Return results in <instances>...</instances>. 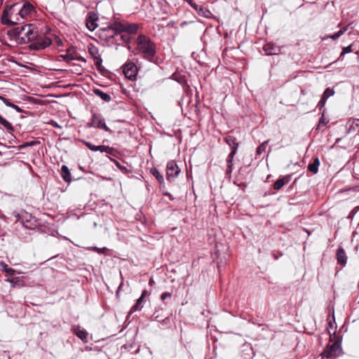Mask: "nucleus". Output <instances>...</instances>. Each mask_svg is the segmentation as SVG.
<instances>
[{"label":"nucleus","instance_id":"nucleus-1","mask_svg":"<svg viewBox=\"0 0 359 359\" xmlns=\"http://www.w3.org/2000/svg\"><path fill=\"white\" fill-rule=\"evenodd\" d=\"M39 29L33 24H26L8 32V35L15 37L19 44L34 41L38 37Z\"/></svg>","mask_w":359,"mask_h":359},{"label":"nucleus","instance_id":"nucleus-2","mask_svg":"<svg viewBox=\"0 0 359 359\" xmlns=\"http://www.w3.org/2000/svg\"><path fill=\"white\" fill-rule=\"evenodd\" d=\"M139 28L140 26L137 23H130L121 18H114L109 22L105 30L112 32V34L109 35L110 38L118 41L116 36L119 34L122 33L135 34L137 33Z\"/></svg>","mask_w":359,"mask_h":359},{"label":"nucleus","instance_id":"nucleus-3","mask_svg":"<svg viewBox=\"0 0 359 359\" xmlns=\"http://www.w3.org/2000/svg\"><path fill=\"white\" fill-rule=\"evenodd\" d=\"M137 50L142 57L153 62L156 55V44L147 35L140 34L136 39Z\"/></svg>","mask_w":359,"mask_h":359},{"label":"nucleus","instance_id":"nucleus-4","mask_svg":"<svg viewBox=\"0 0 359 359\" xmlns=\"http://www.w3.org/2000/svg\"><path fill=\"white\" fill-rule=\"evenodd\" d=\"M224 141L231 148V152L228 155L226 158V177L230 179L231 177L230 175L231 171H232V165H233V161L234 158V156L237 152L239 144L237 142V139L231 135H228L224 138Z\"/></svg>","mask_w":359,"mask_h":359},{"label":"nucleus","instance_id":"nucleus-5","mask_svg":"<svg viewBox=\"0 0 359 359\" xmlns=\"http://www.w3.org/2000/svg\"><path fill=\"white\" fill-rule=\"evenodd\" d=\"M19 6L20 3H15L4 7L1 18V22L3 25L11 26L15 24L11 18H13L14 15H18V7H19Z\"/></svg>","mask_w":359,"mask_h":359},{"label":"nucleus","instance_id":"nucleus-6","mask_svg":"<svg viewBox=\"0 0 359 359\" xmlns=\"http://www.w3.org/2000/svg\"><path fill=\"white\" fill-rule=\"evenodd\" d=\"M16 217L17 220L20 222L26 229H36L39 226L38 219L27 212L18 214Z\"/></svg>","mask_w":359,"mask_h":359},{"label":"nucleus","instance_id":"nucleus-7","mask_svg":"<svg viewBox=\"0 0 359 359\" xmlns=\"http://www.w3.org/2000/svg\"><path fill=\"white\" fill-rule=\"evenodd\" d=\"M341 352V340L337 337V340L332 344H328L325 350L323 352L322 355L323 358H332L336 357Z\"/></svg>","mask_w":359,"mask_h":359},{"label":"nucleus","instance_id":"nucleus-8","mask_svg":"<svg viewBox=\"0 0 359 359\" xmlns=\"http://www.w3.org/2000/svg\"><path fill=\"white\" fill-rule=\"evenodd\" d=\"M53 43V39L48 36H39L29 46V50H41L50 46Z\"/></svg>","mask_w":359,"mask_h":359},{"label":"nucleus","instance_id":"nucleus-9","mask_svg":"<svg viewBox=\"0 0 359 359\" xmlns=\"http://www.w3.org/2000/svg\"><path fill=\"white\" fill-rule=\"evenodd\" d=\"M123 72L127 79L135 81L137 78L138 69L134 62H130L123 66Z\"/></svg>","mask_w":359,"mask_h":359},{"label":"nucleus","instance_id":"nucleus-10","mask_svg":"<svg viewBox=\"0 0 359 359\" xmlns=\"http://www.w3.org/2000/svg\"><path fill=\"white\" fill-rule=\"evenodd\" d=\"M98 51L96 47L91 46V59L93 60L94 64L99 71V72L104 75L107 72V69L102 66V60L100 57V55H97Z\"/></svg>","mask_w":359,"mask_h":359},{"label":"nucleus","instance_id":"nucleus-11","mask_svg":"<svg viewBox=\"0 0 359 359\" xmlns=\"http://www.w3.org/2000/svg\"><path fill=\"white\" fill-rule=\"evenodd\" d=\"M34 12L35 8L34 6L29 1H25L22 6L20 4L19 7H18V15L22 18H25L28 15H31Z\"/></svg>","mask_w":359,"mask_h":359},{"label":"nucleus","instance_id":"nucleus-12","mask_svg":"<svg viewBox=\"0 0 359 359\" xmlns=\"http://www.w3.org/2000/svg\"><path fill=\"white\" fill-rule=\"evenodd\" d=\"M180 169L175 161H170L166 165V177L168 180L177 177L180 173Z\"/></svg>","mask_w":359,"mask_h":359},{"label":"nucleus","instance_id":"nucleus-13","mask_svg":"<svg viewBox=\"0 0 359 359\" xmlns=\"http://www.w3.org/2000/svg\"><path fill=\"white\" fill-rule=\"evenodd\" d=\"M190 6H191L197 13L205 18H211L213 15L212 13L205 7L199 6L193 0H186Z\"/></svg>","mask_w":359,"mask_h":359},{"label":"nucleus","instance_id":"nucleus-14","mask_svg":"<svg viewBox=\"0 0 359 359\" xmlns=\"http://www.w3.org/2000/svg\"><path fill=\"white\" fill-rule=\"evenodd\" d=\"M91 127L102 129L107 132L109 131V128L107 126L104 119L97 114H94L91 118Z\"/></svg>","mask_w":359,"mask_h":359},{"label":"nucleus","instance_id":"nucleus-15","mask_svg":"<svg viewBox=\"0 0 359 359\" xmlns=\"http://www.w3.org/2000/svg\"><path fill=\"white\" fill-rule=\"evenodd\" d=\"M263 50L268 55H276L280 53L281 48L273 43L269 42L263 46Z\"/></svg>","mask_w":359,"mask_h":359},{"label":"nucleus","instance_id":"nucleus-16","mask_svg":"<svg viewBox=\"0 0 359 359\" xmlns=\"http://www.w3.org/2000/svg\"><path fill=\"white\" fill-rule=\"evenodd\" d=\"M149 294L146 290H143L141 296L137 299L136 303L132 306L130 309V312L133 313L137 311H140L143 308L144 301L146 297H147Z\"/></svg>","mask_w":359,"mask_h":359},{"label":"nucleus","instance_id":"nucleus-17","mask_svg":"<svg viewBox=\"0 0 359 359\" xmlns=\"http://www.w3.org/2000/svg\"><path fill=\"white\" fill-rule=\"evenodd\" d=\"M60 57L66 62L79 60L81 59L79 57L76 56L74 51L70 48L67 49L64 54H61Z\"/></svg>","mask_w":359,"mask_h":359},{"label":"nucleus","instance_id":"nucleus-18","mask_svg":"<svg viewBox=\"0 0 359 359\" xmlns=\"http://www.w3.org/2000/svg\"><path fill=\"white\" fill-rule=\"evenodd\" d=\"M337 263L344 266L346 264L347 257L342 247H339L337 251Z\"/></svg>","mask_w":359,"mask_h":359},{"label":"nucleus","instance_id":"nucleus-19","mask_svg":"<svg viewBox=\"0 0 359 359\" xmlns=\"http://www.w3.org/2000/svg\"><path fill=\"white\" fill-rule=\"evenodd\" d=\"M93 92L94 93L95 95L100 97L104 102H109L111 99V96L109 94L104 93L103 91L98 88H94L93 89Z\"/></svg>","mask_w":359,"mask_h":359},{"label":"nucleus","instance_id":"nucleus-20","mask_svg":"<svg viewBox=\"0 0 359 359\" xmlns=\"http://www.w3.org/2000/svg\"><path fill=\"white\" fill-rule=\"evenodd\" d=\"M0 100H1L6 106L14 109L18 112L20 113V112L23 111V110L20 107H19L18 105L13 104L8 98H6L2 95H0Z\"/></svg>","mask_w":359,"mask_h":359},{"label":"nucleus","instance_id":"nucleus-21","mask_svg":"<svg viewBox=\"0 0 359 359\" xmlns=\"http://www.w3.org/2000/svg\"><path fill=\"white\" fill-rule=\"evenodd\" d=\"M320 165V161H319V159L318 158H315L314 160H313V162L309 164L308 165V170L316 174L317 173L318 170V166Z\"/></svg>","mask_w":359,"mask_h":359},{"label":"nucleus","instance_id":"nucleus-22","mask_svg":"<svg viewBox=\"0 0 359 359\" xmlns=\"http://www.w3.org/2000/svg\"><path fill=\"white\" fill-rule=\"evenodd\" d=\"M60 172L63 180H72L70 171L67 165H62Z\"/></svg>","mask_w":359,"mask_h":359},{"label":"nucleus","instance_id":"nucleus-23","mask_svg":"<svg viewBox=\"0 0 359 359\" xmlns=\"http://www.w3.org/2000/svg\"><path fill=\"white\" fill-rule=\"evenodd\" d=\"M0 124L2 125L8 132L14 131L12 124L0 115Z\"/></svg>","mask_w":359,"mask_h":359},{"label":"nucleus","instance_id":"nucleus-24","mask_svg":"<svg viewBox=\"0 0 359 359\" xmlns=\"http://www.w3.org/2000/svg\"><path fill=\"white\" fill-rule=\"evenodd\" d=\"M111 149L106 146H93L91 144V151H100L101 152H106L110 154Z\"/></svg>","mask_w":359,"mask_h":359},{"label":"nucleus","instance_id":"nucleus-25","mask_svg":"<svg viewBox=\"0 0 359 359\" xmlns=\"http://www.w3.org/2000/svg\"><path fill=\"white\" fill-rule=\"evenodd\" d=\"M348 29V26L344 27L341 28L339 31H338L337 33H334L332 35H330L329 37L332 39V40H337L339 39L342 34H344L346 30Z\"/></svg>","mask_w":359,"mask_h":359},{"label":"nucleus","instance_id":"nucleus-26","mask_svg":"<svg viewBox=\"0 0 359 359\" xmlns=\"http://www.w3.org/2000/svg\"><path fill=\"white\" fill-rule=\"evenodd\" d=\"M129 35H130L129 34L122 33V34H119L117 37H119V40L123 41V43L129 44L131 43V41H132V38Z\"/></svg>","mask_w":359,"mask_h":359},{"label":"nucleus","instance_id":"nucleus-27","mask_svg":"<svg viewBox=\"0 0 359 359\" xmlns=\"http://www.w3.org/2000/svg\"><path fill=\"white\" fill-rule=\"evenodd\" d=\"M98 20V16L97 13L94 12H91V32H93L95 28L97 27V24L96 21Z\"/></svg>","mask_w":359,"mask_h":359},{"label":"nucleus","instance_id":"nucleus-28","mask_svg":"<svg viewBox=\"0 0 359 359\" xmlns=\"http://www.w3.org/2000/svg\"><path fill=\"white\" fill-rule=\"evenodd\" d=\"M267 144H268V141L264 142L262 144H260L257 147V155H260V154H263L264 152H265Z\"/></svg>","mask_w":359,"mask_h":359},{"label":"nucleus","instance_id":"nucleus-29","mask_svg":"<svg viewBox=\"0 0 359 359\" xmlns=\"http://www.w3.org/2000/svg\"><path fill=\"white\" fill-rule=\"evenodd\" d=\"M334 90L330 88H327L324 91L322 97H325V99L327 100L330 97L334 95Z\"/></svg>","mask_w":359,"mask_h":359},{"label":"nucleus","instance_id":"nucleus-30","mask_svg":"<svg viewBox=\"0 0 359 359\" xmlns=\"http://www.w3.org/2000/svg\"><path fill=\"white\" fill-rule=\"evenodd\" d=\"M76 334L83 341H86L88 333L85 331L78 330Z\"/></svg>","mask_w":359,"mask_h":359},{"label":"nucleus","instance_id":"nucleus-31","mask_svg":"<svg viewBox=\"0 0 359 359\" xmlns=\"http://www.w3.org/2000/svg\"><path fill=\"white\" fill-rule=\"evenodd\" d=\"M353 51V49H352V45H349L346 47H344L342 48V51L340 54V57L339 58L342 57L344 55L347 54V53H351Z\"/></svg>","mask_w":359,"mask_h":359},{"label":"nucleus","instance_id":"nucleus-32","mask_svg":"<svg viewBox=\"0 0 359 359\" xmlns=\"http://www.w3.org/2000/svg\"><path fill=\"white\" fill-rule=\"evenodd\" d=\"M151 172L156 177V180H163V176L161 175V173L156 168H152L151 170Z\"/></svg>","mask_w":359,"mask_h":359},{"label":"nucleus","instance_id":"nucleus-33","mask_svg":"<svg viewBox=\"0 0 359 359\" xmlns=\"http://www.w3.org/2000/svg\"><path fill=\"white\" fill-rule=\"evenodd\" d=\"M91 250L95 251V252H97L98 254H104L107 250V248L105 247L101 248H97V247H91Z\"/></svg>","mask_w":359,"mask_h":359},{"label":"nucleus","instance_id":"nucleus-34","mask_svg":"<svg viewBox=\"0 0 359 359\" xmlns=\"http://www.w3.org/2000/svg\"><path fill=\"white\" fill-rule=\"evenodd\" d=\"M285 185V181H276L273 184L274 189L279 190Z\"/></svg>","mask_w":359,"mask_h":359},{"label":"nucleus","instance_id":"nucleus-35","mask_svg":"<svg viewBox=\"0 0 359 359\" xmlns=\"http://www.w3.org/2000/svg\"><path fill=\"white\" fill-rule=\"evenodd\" d=\"M326 101H327V99H325V97H321V99H320V100L319 101V102L318 103V105H317V107L319 108V109H321L322 108L324 107V106L325 105Z\"/></svg>","mask_w":359,"mask_h":359},{"label":"nucleus","instance_id":"nucleus-36","mask_svg":"<svg viewBox=\"0 0 359 359\" xmlns=\"http://www.w3.org/2000/svg\"><path fill=\"white\" fill-rule=\"evenodd\" d=\"M86 27L90 30V12H88L86 16Z\"/></svg>","mask_w":359,"mask_h":359},{"label":"nucleus","instance_id":"nucleus-37","mask_svg":"<svg viewBox=\"0 0 359 359\" xmlns=\"http://www.w3.org/2000/svg\"><path fill=\"white\" fill-rule=\"evenodd\" d=\"M5 273L10 276H13L14 274H15L16 271L12 268L8 267L6 270H5Z\"/></svg>","mask_w":359,"mask_h":359},{"label":"nucleus","instance_id":"nucleus-38","mask_svg":"<svg viewBox=\"0 0 359 359\" xmlns=\"http://www.w3.org/2000/svg\"><path fill=\"white\" fill-rule=\"evenodd\" d=\"M54 40H55V42L56 43V44L57 45V46H60L62 45V41L60 37H58L57 36H54Z\"/></svg>","mask_w":359,"mask_h":359},{"label":"nucleus","instance_id":"nucleus-39","mask_svg":"<svg viewBox=\"0 0 359 359\" xmlns=\"http://www.w3.org/2000/svg\"><path fill=\"white\" fill-rule=\"evenodd\" d=\"M171 296V293L170 292H163L161 294V299L164 301L167 297H169Z\"/></svg>","mask_w":359,"mask_h":359},{"label":"nucleus","instance_id":"nucleus-40","mask_svg":"<svg viewBox=\"0 0 359 359\" xmlns=\"http://www.w3.org/2000/svg\"><path fill=\"white\" fill-rule=\"evenodd\" d=\"M79 168L83 172H89L90 165H87V167H84V166H82L81 165H79Z\"/></svg>","mask_w":359,"mask_h":359},{"label":"nucleus","instance_id":"nucleus-41","mask_svg":"<svg viewBox=\"0 0 359 359\" xmlns=\"http://www.w3.org/2000/svg\"><path fill=\"white\" fill-rule=\"evenodd\" d=\"M0 266L1 267L2 270L5 272V270H6L8 266V265L3 261H0Z\"/></svg>","mask_w":359,"mask_h":359},{"label":"nucleus","instance_id":"nucleus-42","mask_svg":"<svg viewBox=\"0 0 359 359\" xmlns=\"http://www.w3.org/2000/svg\"><path fill=\"white\" fill-rule=\"evenodd\" d=\"M50 124L52 126L55 127V128H61L60 126H59L58 123L56 121H53V120L50 121Z\"/></svg>","mask_w":359,"mask_h":359},{"label":"nucleus","instance_id":"nucleus-43","mask_svg":"<svg viewBox=\"0 0 359 359\" xmlns=\"http://www.w3.org/2000/svg\"><path fill=\"white\" fill-rule=\"evenodd\" d=\"M36 143L37 142L36 141L27 142H26V146H27V147H32V146L36 145Z\"/></svg>","mask_w":359,"mask_h":359},{"label":"nucleus","instance_id":"nucleus-44","mask_svg":"<svg viewBox=\"0 0 359 359\" xmlns=\"http://www.w3.org/2000/svg\"><path fill=\"white\" fill-rule=\"evenodd\" d=\"M358 211H359V206L355 207L352 211L351 212V215H355Z\"/></svg>","mask_w":359,"mask_h":359},{"label":"nucleus","instance_id":"nucleus-45","mask_svg":"<svg viewBox=\"0 0 359 359\" xmlns=\"http://www.w3.org/2000/svg\"><path fill=\"white\" fill-rule=\"evenodd\" d=\"M348 190H353L355 192V191H359V185L358 186H355L353 188L349 189Z\"/></svg>","mask_w":359,"mask_h":359},{"label":"nucleus","instance_id":"nucleus-46","mask_svg":"<svg viewBox=\"0 0 359 359\" xmlns=\"http://www.w3.org/2000/svg\"><path fill=\"white\" fill-rule=\"evenodd\" d=\"M18 147H19V149H22L26 148V147H27V146H26V142H25V143H24V144H22L19 145V146H18Z\"/></svg>","mask_w":359,"mask_h":359},{"label":"nucleus","instance_id":"nucleus-47","mask_svg":"<svg viewBox=\"0 0 359 359\" xmlns=\"http://www.w3.org/2000/svg\"><path fill=\"white\" fill-rule=\"evenodd\" d=\"M320 123H323V125L325 124V122H324L323 116H322V117L320 119L319 124H320Z\"/></svg>","mask_w":359,"mask_h":359},{"label":"nucleus","instance_id":"nucleus-48","mask_svg":"<svg viewBox=\"0 0 359 359\" xmlns=\"http://www.w3.org/2000/svg\"><path fill=\"white\" fill-rule=\"evenodd\" d=\"M85 144L90 149V142H85Z\"/></svg>","mask_w":359,"mask_h":359},{"label":"nucleus","instance_id":"nucleus-49","mask_svg":"<svg viewBox=\"0 0 359 359\" xmlns=\"http://www.w3.org/2000/svg\"><path fill=\"white\" fill-rule=\"evenodd\" d=\"M233 184L239 187L241 185V184H237V181H233Z\"/></svg>","mask_w":359,"mask_h":359},{"label":"nucleus","instance_id":"nucleus-50","mask_svg":"<svg viewBox=\"0 0 359 359\" xmlns=\"http://www.w3.org/2000/svg\"><path fill=\"white\" fill-rule=\"evenodd\" d=\"M6 281L9 282V283H12L13 282V280L11 279H10V278L6 279Z\"/></svg>","mask_w":359,"mask_h":359},{"label":"nucleus","instance_id":"nucleus-51","mask_svg":"<svg viewBox=\"0 0 359 359\" xmlns=\"http://www.w3.org/2000/svg\"><path fill=\"white\" fill-rule=\"evenodd\" d=\"M87 50L90 53V44L87 46Z\"/></svg>","mask_w":359,"mask_h":359},{"label":"nucleus","instance_id":"nucleus-52","mask_svg":"<svg viewBox=\"0 0 359 359\" xmlns=\"http://www.w3.org/2000/svg\"><path fill=\"white\" fill-rule=\"evenodd\" d=\"M81 177H77L76 180H81Z\"/></svg>","mask_w":359,"mask_h":359},{"label":"nucleus","instance_id":"nucleus-53","mask_svg":"<svg viewBox=\"0 0 359 359\" xmlns=\"http://www.w3.org/2000/svg\"><path fill=\"white\" fill-rule=\"evenodd\" d=\"M58 189H60V191H61V192H63V191H64V190H63V189H60V187H58Z\"/></svg>","mask_w":359,"mask_h":359},{"label":"nucleus","instance_id":"nucleus-54","mask_svg":"<svg viewBox=\"0 0 359 359\" xmlns=\"http://www.w3.org/2000/svg\"><path fill=\"white\" fill-rule=\"evenodd\" d=\"M68 182L67 186L69 184L70 180L67 181Z\"/></svg>","mask_w":359,"mask_h":359},{"label":"nucleus","instance_id":"nucleus-55","mask_svg":"<svg viewBox=\"0 0 359 359\" xmlns=\"http://www.w3.org/2000/svg\"><path fill=\"white\" fill-rule=\"evenodd\" d=\"M149 283H150V284H151V283H153L152 280H150Z\"/></svg>","mask_w":359,"mask_h":359},{"label":"nucleus","instance_id":"nucleus-56","mask_svg":"<svg viewBox=\"0 0 359 359\" xmlns=\"http://www.w3.org/2000/svg\"><path fill=\"white\" fill-rule=\"evenodd\" d=\"M158 316H155V318L157 319V320H158Z\"/></svg>","mask_w":359,"mask_h":359},{"label":"nucleus","instance_id":"nucleus-57","mask_svg":"<svg viewBox=\"0 0 359 359\" xmlns=\"http://www.w3.org/2000/svg\"><path fill=\"white\" fill-rule=\"evenodd\" d=\"M1 155V152L0 151V156Z\"/></svg>","mask_w":359,"mask_h":359},{"label":"nucleus","instance_id":"nucleus-58","mask_svg":"<svg viewBox=\"0 0 359 359\" xmlns=\"http://www.w3.org/2000/svg\"><path fill=\"white\" fill-rule=\"evenodd\" d=\"M1 1L2 2V1H3V0H1Z\"/></svg>","mask_w":359,"mask_h":359}]
</instances>
